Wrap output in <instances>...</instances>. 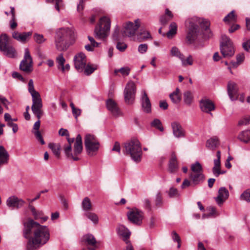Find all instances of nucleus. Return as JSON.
<instances>
[{"instance_id": "obj_1", "label": "nucleus", "mask_w": 250, "mask_h": 250, "mask_svg": "<svg viewBox=\"0 0 250 250\" xmlns=\"http://www.w3.org/2000/svg\"><path fill=\"white\" fill-rule=\"evenodd\" d=\"M23 236L29 239L28 250H36L45 244L50 238L49 230L47 227L42 226L32 219L24 224Z\"/></svg>"}, {"instance_id": "obj_2", "label": "nucleus", "mask_w": 250, "mask_h": 250, "mask_svg": "<svg viewBox=\"0 0 250 250\" xmlns=\"http://www.w3.org/2000/svg\"><path fill=\"white\" fill-rule=\"evenodd\" d=\"M28 90L31 94L32 99V111L38 119V120L35 122L33 125L32 132L35 136L37 140L40 142L41 145H43L45 144V142L39 131L40 127V120L43 113L42 110V103L40 93L35 89L34 82L32 79H30L29 81Z\"/></svg>"}, {"instance_id": "obj_3", "label": "nucleus", "mask_w": 250, "mask_h": 250, "mask_svg": "<svg viewBox=\"0 0 250 250\" xmlns=\"http://www.w3.org/2000/svg\"><path fill=\"white\" fill-rule=\"evenodd\" d=\"M198 24H200L204 30L203 35L205 39H208L212 36L209 28L210 22L208 20L200 19L196 17L188 19L185 21V25L188 28L187 40L190 44L193 43L198 38L199 33Z\"/></svg>"}, {"instance_id": "obj_4", "label": "nucleus", "mask_w": 250, "mask_h": 250, "mask_svg": "<svg viewBox=\"0 0 250 250\" xmlns=\"http://www.w3.org/2000/svg\"><path fill=\"white\" fill-rule=\"evenodd\" d=\"M74 31L70 28H61L56 31L54 42L57 50H66L73 43Z\"/></svg>"}, {"instance_id": "obj_5", "label": "nucleus", "mask_w": 250, "mask_h": 250, "mask_svg": "<svg viewBox=\"0 0 250 250\" xmlns=\"http://www.w3.org/2000/svg\"><path fill=\"white\" fill-rule=\"evenodd\" d=\"M123 152L125 155H129L133 161L136 162L140 161L142 151L139 140L136 139H132L125 143Z\"/></svg>"}, {"instance_id": "obj_6", "label": "nucleus", "mask_w": 250, "mask_h": 250, "mask_svg": "<svg viewBox=\"0 0 250 250\" xmlns=\"http://www.w3.org/2000/svg\"><path fill=\"white\" fill-rule=\"evenodd\" d=\"M63 149L66 156L74 161L79 160L78 156L83 150L82 139L80 134H78L76 138L73 149L70 144H65L63 146Z\"/></svg>"}, {"instance_id": "obj_7", "label": "nucleus", "mask_w": 250, "mask_h": 250, "mask_svg": "<svg viewBox=\"0 0 250 250\" xmlns=\"http://www.w3.org/2000/svg\"><path fill=\"white\" fill-rule=\"evenodd\" d=\"M111 21L107 17H102L100 19L99 25L96 26L94 34L97 39L104 40L109 35Z\"/></svg>"}, {"instance_id": "obj_8", "label": "nucleus", "mask_w": 250, "mask_h": 250, "mask_svg": "<svg viewBox=\"0 0 250 250\" xmlns=\"http://www.w3.org/2000/svg\"><path fill=\"white\" fill-rule=\"evenodd\" d=\"M10 40L5 34L0 36V51L7 57L14 58L17 56V52L14 47L9 44Z\"/></svg>"}, {"instance_id": "obj_9", "label": "nucleus", "mask_w": 250, "mask_h": 250, "mask_svg": "<svg viewBox=\"0 0 250 250\" xmlns=\"http://www.w3.org/2000/svg\"><path fill=\"white\" fill-rule=\"evenodd\" d=\"M189 178L192 183L195 185H199L204 181L205 177L203 174V169L201 165L198 162H196L191 165Z\"/></svg>"}, {"instance_id": "obj_10", "label": "nucleus", "mask_w": 250, "mask_h": 250, "mask_svg": "<svg viewBox=\"0 0 250 250\" xmlns=\"http://www.w3.org/2000/svg\"><path fill=\"white\" fill-rule=\"evenodd\" d=\"M84 146L88 155L92 156L98 151L100 145L94 135L87 134L84 138Z\"/></svg>"}, {"instance_id": "obj_11", "label": "nucleus", "mask_w": 250, "mask_h": 250, "mask_svg": "<svg viewBox=\"0 0 250 250\" xmlns=\"http://www.w3.org/2000/svg\"><path fill=\"white\" fill-rule=\"evenodd\" d=\"M33 59L29 50L27 48H25L23 58L20 64V69L26 73H30L33 71Z\"/></svg>"}, {"instance_id": "obj_12", "label": "nucleus", "mask_w": 250, "mask_h": 250, "mask_svg": "<svg viewBox=\"0 0 250 250\" xmlns=\"http://www.w3.org/2000/svg\"><path fill=\"white\" fill-rule=\"evenodd\" d=\"M134 23L131 21H127L123 25L122 30V35L123 37H131L134 36L136 31L140 27V21L136 19L134 21Z\"/></svg>"}, {"instance_id": "obj_13", "label": "nucleus", "mask_w": 250, "mask_h": 250, "mask_svg": "<svg viewBox=\"0 0 250 250\" xmlns=\"http://www.w3.org/2000/svg\"><path fill=\"white\" fill-rule=\"evenodd\" d=\"M136 85L135 83L130 81L126 84L124 90V98L125 103L128 104L133 103L136 94Z\"/></svg>"}, {"instance_id": "obj_14", "label": "nucleus", "mask_w": 250, "mask_h": 250, "mask_svg": "<svg viewBox=\"0 0 250 250\" xmlns=\"http://www.w3.org/2000/svg\"><path fill=\"white\" fill-rule=\"evenodd\" d=\"M73 61L75 68L79 72H83L86 64L85 55L83 52H80L76 54L74 57Z\"/></svg>"}, {"instance_id": "obj_15", "label": "nucleus", "mask_w": 250, "mask_h": 250, "mask_svg": "<svg viewBox=\"0 0 250 250\" xmlns=\"http://www.w3.org/2000/svg\"><path fill=\"white\" fill-rule=\"evenodd\" d=\"M128 219L131 223L140 225L143 219V212L137 208H133L128 211L127 213Z\"/></svg>"}, {"instance_id": "obj_16", "label": "nucleus", "mask_w": 250, "mask_h": 250, "mask_svg": "<svg viewBox=\"0 0 250 250\" xmlns=\"http://www.w3.org/2000/svg\"><path fill=\"white\" fill-rule=\"evenodd\" d=\"M6 204L11 209H19L24 205L25 202L22 199L13 195L7 198Z\"/></svg>"}, {"instance_id": "obj_17", "label": "nucleus", "mask_w": 250, "mask_h": 250, "mask_svg": "<svg viewBox=\"0 0 250 250\" xmlns=\"http://www.w3.org/2000/svg\"><path fill=\"white\" fill-rule=\"evenodd\" d=\"M228 93L231 101H235L238 98V87L237 84L232 82H229L227 86Z\"/></svg>"}, {"instance_id": "obj_18", "label": "nucleus", "mask_w": 250, "mask_h": 250, "mask_svg": "<svg viewBox=\"0 0 250 250\" xmlns=\"http://www.w3.org/2000/svg\"><path fill=\"white\" fill-rule=\"evenodd\" d=\"M106 104L107 109L114 117H117L122 115L117 104L113 100L111 99L107 100L106 101Z\"/></svg>"}, {"instance_id": "obj_19", "label": "nucleus", "mask_w": 250, "mask_h": 250, "mask_svg": "<svg viewBox=\"0 0 250 250\" xmlns=\"http://www.w3.org/2000/svg\"><path fill=\"white\" fill-rule=\"evenodd\" d=\"M229 196L228 190L225 187H221L218 190V196L215 198L217 204L221 206Z\"/></svg>"}, {"instance_id": "obj_20", "label": "nucleus", "mask_w": 250, "mask_h": 250, "mask_svg": "<svg viewBox=\"0 0 250 250\" xmlns=\"http://www.w3.org/2000/svg\"><path fill=\"white\" fill-rule=\"evenodd\" d=\"M216 157L217 158L214 159L213 161L214 167L212 168V172L214 176L218 177L220 174L224 173L225 172L221 171L220 170L221 152L220 151H217L216 153Z\"/></svg>"}, {"instance_id": "obj_21", "label": "nucleus", "mask_w": 250, "mask_h": 250, "mask_svg": "<svg viewBox=\"0 0 250 250\" xmlns=\"http://www.w3.org/2000/svg\"><path fill=\"white\" fill-rule=\"evenodd\" d=\"M171 127L174 136L178 138L185 136V131L180 123L174 122L171 123Z\"/></svg>"}, {"instance_id": "obj_22", "label": "nucleus", "mask_w": 250, "mask_h": 250, "mask_svg": "<svg viewBox=\"0 0 250 250\" xmlns=\"http://www.w3.org/2000/svg\"><path fill=\"white\" fill-rule=\"evenodd\" d=\"M200 108L202 111L209 113L214 110L213 103L208 99H203L200 101Z\"/></svg>"}, {"instance_id": "obj_23", "label": "nucleus", "mask_w": 250, "mask_h": 250, "mask_svg": "<svg viewBox=\"0 0 250 250\" xmlns=\"http://www.w3.org/2000/svg\"><path fill=\"white\" fill-rule=\"evenodd\" d=\"M141 102L143 110L147 113H150L151 110V103L146 93L144 90L142 91Z\"/></svg>"}, {"instance_id": "obj_24", "label": "nucleus", "mask_w": 250, "mask_h": 250, "mask_svg": "<svg viewBox=\"0 0 250 250\" xmlns=\"http://www.w3.org/2000/svg\"><path fill=\"white\" fill-rule=\"evenodd\" d=\"M32 34V32H23L22 33L18 32H13L12 33V37L21 42H25L30 37Z\"/></svg>"}, {"instance_id": "obj_25", "label": "nucleus", "mask_w": 250, "mask_h": 250, "mask_svg": "<svg viewBox=\"0 0 250 250\" xmlns=\"http://www.w3.org/2000/svg\"><path fill=\"white\" fill-rule=\"evenodd\" d=\"M116 230L118 234L122 236L125 242L129 241L128 239L130 236L131 232L126 227L123 225H119L116 229Z\"/></svg>"}, {"instance_id": "obj_26", "label": "nucleus", "mask_w": 250, "mask_h": 250, "mask_svg": "<svg viewBox=\"0 0 250 250\" xmlns=\"http://www.w3.org/2000/svg\"><path fill=\"white\" fill-rule=\"evenodd\" d=\"M220 50L224 58H230L234 54V50L232 45H221Z\"/></svg>"}, {"instance_id": "obj_27", "label": "nucleus", "mask_w": 250, "mask_h": 250, "mask_svg": "<svg viewBox=\"0 0 250 250\" xmlns=\"http://www.w3.org/2000/svg\"><path fill=\"white\" fill-rule=\"evenodd\" d=\"M178 169V166L176 155L172 153L169 162L168 171L170 173H175Z\"/></svg>"}, {"instance_id": "obj_28", "label": "nucleus", "mask_w": 250, "mask_h": 250, "mask_svg": "<svg viewBox=\"0 0 250 250\" xmlns=\"http://www.w3.org/2000/svg\"><path fill=\"white\" fill-rule=\"evenodd\" d=\"M169 98L173 103L176 104L179 103L181 100L180 89L176 88L174 91L169 94Z\"/></svg>"}, {"instance_id": "obj_29", "label": "nucleus", "mask_w": 250, "mask_h": 250, "mask_svg": "<svg viewBox=\"0 0 250 250\" xmlns=\"http://www.w3.org/2000/svg\"><path fill=\"white\" fill-rule=\"evenodd\" d=\"M82 208L83 210L85 212L91 210L92 205L91 202L88 197H85L83 200L82 202Z\"/></svg>"}, {"instance_id": "obj_30", "label": "nucleus", "mask_w": 250, "mask_h": 250, "mask_svg": "<svg viewBox=\"0 0 250 250\" xmlns=\"http://www.w3.org/2000/svg\"><path fill=\"white\" fill-rule=\"evenodd\" d=\"M219 145V140L217 137H213L208 140L206 146L210 149H215Z\"/></svg>"}, {"instance_id": "obj_31", "label": "nucleus", "mask_w": 250, "mask_h": 250, "mask_svg": "<svg viewBox=\"0 0 250 250\" xmlns=\"http://www.w3.org/2000/svg\"><path fill=\"white\" fill-rule=\"evenodd\" d=\"M238 139L244 143H248L250 141V130L243 131L238 135Z\"/></svg>"}, {"instance_id": "obj_32", "label": "nucleus", "mask_w": 250, "mask_h": 250, "mask_svg": "<svg viewBox=\"0 0 250 250\" xmlns=\"http://www.w3.org/2000/svg\"><path fill=\"white\" fill-rule=\"evenodd\" d=\"M150 38H151V36L148 31L141 30L139 34L138 35L137 40L139 42H141Z\"/></svg>"}, {"instance_id": "obj_33", "label": "nucleus", "mask_w": 250, "mask_h": 250, "mask_svg": "<svg viewBox=\"0 0 250 250\" xmlns=\"http://www.w3.org/2000/svg\"><path fill=\"white\" fill-rule=\"evenodd\" d=\"M48 146L52 150L55 155L57 157L60 156L61 146L59 144L50 143L49 144Z\"/></svg>"}, {"instance_id": "obj_34", "label": "nucleus", "mask_w": 250, "mask_h": 250, "mask_svg": "<svg viewBox=\"0 0 250 250\" xmlns=\"http://www.w3.org/2000/svg\"><path fill=\"white\" fill-rule=\"evenodd\" d=\"M83 241L88 245L94 246L96 243V240L93 235L87 234L83 237Z\"/></svg>"}, {"instance_id": "obj_35", "label": "nucleus", "mask_w": 250, "mask_h": 250, "mask_svg": "<svg viewBox=\"0 0 250 250\" xmlns=\"http://www.w3.org/2000/svg\"><path fill=\"white\" fill-rule=\"evenodd\" d=\"M84 216L89 219L95 224H97L99 222V218L97 215L94 212L89 211L85 212Z\"/></svg>"}, {"instance_id": "obj_36", "label": "nucleus", "mask_w": 250, "mask_h": 250, "mask_svg": "<svg viewBox=\"0 0 250 250\" xmlns=\"http://www.w3.org/2000/svg\"><path fill=\"white\" fill-rule=\"evenodd\" d=\"M28 208L31 211L32 215L35 219L41 218V216L43 214L42 211L37 210L35 208L30 204V203H29Z\"/></svg>"}, {"instance_id": "obj_37", "label": "nucleus", "mask_w": 250, "mask_h": 250, "mask_svg": "<svg viewBox=\"0 0 250 250\" xmlns=\"http://www.w3.org/2000/svg\"><path fill=\"white\" fill-rule=\"evenodd\" d=\"M97 68L96 65L87 64L85 65L83 71L85 75L88 76L92 74Z\"/></svg>"}, {"instance_id": "obj_38", "label": "nucleus", "mask_w": 250, "mask_h": 250, "mask_svg": "<svg viewBox=\"0 0 250 250\" xmlns=\"http://www.w3.org/2000/svg\"><path fill=\"white\" fill-rule=\"evenodd\" d=\"M193 95L190 91H186L184 93V100L186 104L189 105L193 100Z\"/></svg>"}, {"instance_id": "obj_39", "label": "nucleus", "mask_w": 250, "mask_h": 250, "mask_svg": "<svg viewBox=\"0 0 250 250\" xmlns=\"http://www.w3.org/2000/svg\"><path fill=\"white\" fill-rule=\"evenodd\" d=\"M177 25L175 22H172L169 25V30L167 33V35L168 38L171 37L173 35L176 33Z\"/></svg>"}, {"instance_id": "obj_40", "label": "nucleus", "mask_w": 250, "mask_h": 250, "mask_svg": "<svg viewBox=\"0 0 250 250\" xmlns=\"http://www.w3.org/2000/svg\"><path fill=\"white\" fill-rule=\"evenodd\" d=\"M182 62V65L183 66H186L188 65H191L193 64V60L191 55H189L186 59H185L184 56L182 57V59H180Z\"/></svg>"}, {"instance_id": "obj_41", "label": "nucleus", "mask_w": 250, "mask_h": 250, "mask_svg": "<svg viewBox=\"0 0 250 250\" xmlns=\"http://www.w3.org/2000/svg\"><path fill=\"white\" fill-rule=\"evenodd\" d=\"M170 54L172 56L177 57L180 60L182 59V57L184 55L181 53L179 49L175 46H173L171 48L170 50Z\"/></svg>"}, {"instance_id": "obj_42", "label": "nucleus", "mask_w": 250, "mask_h": 250, "mask_svg": "<svg viewBox=\"0 0 250 250\" xmlns=\"http://www.w3.org/2000/svg\"><path fill=\"white\" fill-rule=\"evenodd\" d=\"M236 20V17L234 10L231 11L223 19V21L225 22L235 21Z\"/></svg>"}, {"instance_id": "obj_43", "label": "nucleus", "mask_w": 250, "mask_h": 250, "mask_svg": "<svg viewBox=\"0 0 250 250\" xmlns=\"http://www.w3.org/2000/svg\"><path fill=\"white\" fill-rule=\"evenodd\" d=\"M56 62L58 64V68L61 69L65 62V59L63 57L62 54H60L56 58Z\"/></svg>"}, {"instance_id": "obj_44", "label": "nucleus", "mask_w": 250, "mask_h": 250, "mask_svg": "<svg viewBox=\"0 0 250 250\" xmlns=\"http://www.w3.org/2000/svg\"><path fill=\"white\" fill-rule=\"evenodd\" d=\"M152 126L155 127L161 131H163L164 128L162 125L161 121L158 119H154L151 123Z\"/></svg>"}, {"instance_id": "obj_45", "label": "nucleus", "mask_w": 250, "mask_h": 250, "mask_svg": "<svg viewBox=\"0 0 250 250\" xmlns=\"http://www.w3.org/2000/svg\"><path fill=\"white\" fill-rule=\"evenodd\" d=\"M240 199L247 202H250V189L245 190L241 195Z\"/></svg>"}, {"instance_id": "obj_46", "label": "nucleus", "mask_w": 250, "mask_h": 250, "mask_svg": "<svg viewBox=\"0 0 250 250\" xmlns=\"http://www.w3.org/2000/svg\"><path fill=\"white\" fill-rule=\"evenodd\" d=\"M46 1L48 3H55V8L58 11H60V8L63 6L62 0H46Z\"/></svg>"}, {"instance_id": "obj_47", "label": "nucleus", "mask_w": 250, "mask_h": 250, "mask_svg": "<svg viewBox=\"0 0 250 250\" xmlns=\"http://www.w3.org/2000/svg\"><path fill=\"white\" fill-rule=\"evenodd\" d=\"M112 37L114 41H118L120 40V29L118 26H115Z\"/></svg>"}, {"instance_id": "obj_48", "label": "nucleus", "mask_w": 250, "mask_h": 250, "mask_svg": "<svg viewBox=\"0 0 250 250\" xmlns=\"http://www.w3.org/2000/svg\"><path fill=\"white\" fill-rule=\"evenodd\" d=\"M167 193L170 198L177 197L180 195L177 189L173 187L170 188Z\"/></svg>"}, {"instance_id": "obj_49", "label": "nucleus", "mask_w": 250, "mask_h": 250, "mask_svg": "<svg viewBox=\"0 0 250 250\" xmlns=\"http://www.w3.org/2000/svg\"><path fill=\"white\" fill-rule=\"evenodd\" d=\"M208 209L209 210V214H203V218H208L211 216H212V215H216V214H218L217 213V212H216V209L215 208L213 207H210L209 208H208Z\"/></svg>"}, {"instance_id": "obj_50", "label": "nucleus", "mask_w": 250, "mask_h": 250, "mask_svg": "<svg viewBox=\"0 0 250 250\" xmlns=\"http://www.w3.org/2000/svg\"><path fill=\"white\" fill-rule=\"evenodd\" d=\"M34 38L36 42L39 44L43 43L45 41L42 35L35 34Z\"/></svg>"}, {"instance_id": "obj_51", "label": "nucleus", "mask_w": 250, "mask_h": 250, "mask_svg": "<svg viewBox=\"0 0 250 250\" xmlns=\"http://www.w3.org/2000/svg\"><path fill=\"white\" fill-rule=\"evenodd\" d=\"M171 236L173 240L178 243V248H179L181 246V239L179 235L175 231H173L171 233Z\"/></svg>"}, {"instance_id": "obj_52", "label": "nucleus", "mask_w": 250, "mask_h": 250, "mask_svg": "<svg viewBox=\"0 0 250 250\" xmlns=\"http://www.w3.org/2000/svg\"><path fill=\"white\" fill-rule=\"evenodd\" d=\"M118 71H120L123 76H128L130 73V68L128 66L123 67L118 69Z\"/></svg>"}, {"instance_id": "obj_53", "label": "nucleus", "mask_w": 250, "mask_h": 250, "mask_svg": "<svg viewBox=\"0 0 250 250\" xmlns=\"http://www.w3.org/2000/svg\"><path fill=\"white\" fill-rule=\"evenodd\" d=\"M222 42L221 45L227 44V45H232V42L230 39L226 35H222Z\"/></svg>"}, {"instance_id": "obj_54", "label": "nucleus", "mask_w": 250, "mask_h": 250, "mask_svg": "<svg viewBox=\"0 0 250 250\" xmlns=\"http://www.w3.org/2000/svg\"><path fill=\"white\" fill-rule=\"evenodd\" d=\"M162 204V197L161 194L160 192H158L156 194L155 205L157 207L160 206Z\"/></svg>"}, {"instance_id": "obj_55", "label": "nucleus", "mask_w": 250, "mask_h": 250, "mask_svg": "<svg viewBox=\"0 0 250 250\" xmlns=\"http://www.w3.org/2000/svg\"><path fill=\"white\" fill-rule=\"evenodd\" d=\"M117 48L120 51H124L127 48V45L124 42H118L116 45Z\"/></svg>"}, {"instance_id": "obj_56", "label": "nucleus", "mask_w": 250, "mask_h": 250, "mask_svg": "<svg viewBox=\"0 0 250 250\" xmlns=\"http://www.w3.org/2000/svg\"><path fill=\"white\" fill-rule=\"evenodd\" d=\"M147 50V45L146 44H141L138 46V51L142 54L146 52Z\"/></svg>"}, {"instance_id": "obj_57", "label": "nucleus", "mask_w": 250, "mask_h": 250, "mask_svg": "<svg viewBox=\"0 0 250 250\" xmlns=\"http://www.w3.org/2000/svg\"><path fill=\"white\" fill-rule=\"evenodd\" d=\"M9 23L10 28L12 30L15 29L18 25L16 21V18H12L11 20L9 21Z\"/></svg>"}, {"instance_id": "obj_58", "label": "nucleus", "mask_w": 250, "mask_h": 250, "mask_svg": "<svg viewBox=\"0 0 250 250\" xmlns=\"http://www.w3.org/2000/svg\"><path fill=\"white\" fill-rule=\"evenodd\" d=\"M250 124V117H246L239 122V125H247Z\"/></svg>"}, {"instance_id": "obj_59", "label": "nucleus", "mask_w": 250, "mask_h": 250, "mask_svg": "<svg viewBox=\"0 0 250 250\" xmlns=\"http://www.w3.org/2000/svg\"><path fill=\"white\" fill-rule=\"evenodd\" d=\"M12 77L15 79H17L22 82H24V80L22 76L18 72H14L12 73Z\"/></svg>"}, {"instance_id": "obj_60", "label": "nucleus", "mask_w": 250, "mask_h": 250, "mask_svg": "<svg viewBox=\"0 0 250 250\" xmlns=\"http://www.w3.org/2000/svg\"><path fill=\"white\" fill-rule=\"evenodd\" d=\"M72 114L75 117V119H77L78 117L81 114V110L79 108H75L72 110Z\"/></svg>"}, {"instance_id": "obj_61", "label": "nucleus", "mask_w": 250, "mask_h": 250, "mask_svg": "<svg viewBox=\"0 0 250 250\" xmlns=\"http://www.w3.org/2000/svg\"><path fill=\"white\" fill-rule=\"evenodd\" d=\"M86 1V0H80L79 3L77 5V11L79 12L82 11L83 9V3Z\"/></svg>"}, {"instance_id": "obj_62", "label": "nucleus", "mask_w": 250, "mask_h": 250, "mask_svg": "<svg viewBox=\"0 0 250 250\" xmlns=\"http://www.w3.org/2000/svg\"><path fill=\"white\" fill-rule=\"evenodd\" d=\"M59 134L60 135L64 136H66V137H69V133L67 129L61 128L59 131Z\"/></svg>"}, {"instance_id": "obj_63", "label": "nucleus", "mask_w": 250, "mask_h": 250, "mask_svg": "<svg viewBox=\"0 0 250 250\" xmlns=\"http://www.w3.org/2000/svg\"><path fill=\"white\" fill-rule=\"evenodd\" d=\"M170 19L168 18L166 16H162L160 20V22L162 24L165 25L170 20Z\"/></svg>"}, {"instance_id": "obj_64", "label": "nucleus", "mask_w": 250, "mask_h": 250, "mask_svg": "<svg viewBox=\"0 0 250 250\" xmlns=\"http://www.w3.org/2000/svg\"><path fill=\"white\" fill-rule=\"evenodd\" d=\"M243 46L245 50L248 52H250V40L245 42L243 44Z\"/></svg>"}]
</instances>
